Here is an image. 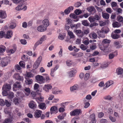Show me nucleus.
I'll use <instances>...</instances> for the list:
<instances>
[{"label": "nucleus", "mask_w": 123, "mask_h": 123, "mask_svg": "<svg viewBox=\"0 0 123 123\" xmlns=\"http://www.w3.org/2000/svg\"><path fill=\"white\" fill-rule=\"evenodd\" d=\"M11 89V86L10 84H4L2 88L3 91L2 94L3 96H6L8 94L7 91H9Z\"/></svg>", "instance_id": "f257e3e1"}, {"label": "nucleus", "mask_w": 123, "mask_h": 123, "mask_svg": "<svg viewBox=\"0 0 123 123\" xmlns=\"http://www.w3.org/2000/svg\"><path fill=\"white\" fill-rule=\"evenodd\" d=\"M1 60L0 65V66L3 67H4L7 66L8 64V59L6 58H3L2 59H0Z\"/></svg>", "instance_id": "f03ea898"}, {"label": "nucleus", "mask_w": 123, "mask_h": 123, "mask_svg": "<svg viewBox=\"0 0 123 123\" xmlns=\"http://www.w3.org/2000/svg\"><path fill=\"white\" fill-rule=\"evenodd\" d=\"M81 113V110L80 109H76L70 112V114L71 116H75L79 115Z\"/></svg>", "instance_id": "7ed1b4c3"}, {"label": "nucleus", "mask_w": 123, "mask_h": 123, "mask_svg": "<svg viewBox=\"0 0 123 123\" xmlns=\"http://www.w3.org/2000/svg\"><path fill=\"white\" fill-rule=\"evenodd\" d=\"M13 77L16 80L19 81H23L24 80L23 77L20 76L19 74L17 73H15L13 75Z\"/></svg>", "instance_id": "20e7f679"}, {"label": "nucleus", "mask_w": 123, "mask_h": 123, "mask_svg": "<svg viewBox=\"0 0 123 123\" xmlns=\"http://www.w3.org/2000/svg\"><path fill=\"white\" fill-rule=\"evenodd\" d=\"M36 79L37 80L38 82H42L43 81L45 80V78L43 77L41 75H37L36 77Z\"/></svg>", "instance_id": "39448f33"}, {"label": "nucleus", "mask_w": 123, "mask_h": 123, "mask_svg": "<svg viewBox=\"0 0 123 123\" xmlns=\"http://www.w3.org/2000/svg\"><path fill=\"white\" fill-rule=\"evenodd\" d=\"M46 36L44 35L40 38V40L38 41L35 43V45L36 46H38L39 44H41L42 43V42L46 39Z\"/></svg>", "instance_id": "423d86ee"}, {"label": "nucleus", "mask_w": 123, "mask_h": 123, "mask_svg": "<svg viewBox=\"0 0 123 123\" xmlns=\"http://www.w3.org/2000/svg\"><path fill=\"white\" fill-rule=\"evenodd\" d=\"M7 17V15L5 11L2 10H0V18L2 19H5Z\"/></svg>", "instance_id": "0eeeda50"}, {"label": "nucleus", "mask_w": 123, "mask_h": 123, "mask_svg": "<svg viewBox=\"0 0 123 123\" xmlns=\"http://www.w3.org/2000/svg\"><path fill=\"white\" fill-rule=\"evenodd\" d=\"M117 74L118 75H121V77L122 78L123 77V69L122 68H120L117 69Z\"/></svg>", "instance_id": "6e6552de"}, {"label": "nucleus", "mask_w": 123, "mask_h": 123, "mask_svg": "<svg viewBox=\"0 0 123 123\" xmlns=\"http://www.w3.org/2000/svg\"><path fill=\"white\" fill-rule=\"evenodd\" d=\"M37 30L38 31L40 32H43L46 30V28L44 27L43 25H42L38 26L37 28Z\"/></svg>", "instance_id": "1a4fd4ad"}, {"label": "nucleus", "mask_w": 123, "mask_h": 123, "mask_svg": "<svg viewBox=\"0 0 123 123\" xmlns=\"http://www.w3.org/2000/svg\"><path fill=\"white\" fill-rule=\"evenodd\" d=\"M29 107L31 108L34 109L36 108V105L35 104V103L33 101H31L30 102L29 104Z\"/></svg>", "instance_id": "9d476101"}, {"label": "nucleus", "mask_w": 123, "mask_h": 123, "mask_svg": "<svg viewBox=\"0 0 123 123\" xmlns=\"http://www.w3.org/2000/svg\"><path fill=\"white\" fill-rule=\"evenodd\" d=\"M43 25L45 27H47L49 25V22L48 20L47 19H45L43 21Z\"/></svg>", "instance_id": "9b49d317"}, {"label": "nucleus", "mask_w": 123, "mask_h": 123, "mask_svg": "<svg viewBox=\"0 0 123 123\" xmlns=\"http://www.w3.org/2000/svg\"><path fill=\"white\" fill-rule=\"evenodd\" d=\"M73 7L72 6H71L66 9L64 11V12L66 14H68L70 12V11L73 10Z\"/></svg>", "instance_id": "f8f14e48"}, {"label": "nucleus", "mask_w": 123, "mask_h": 123, "mask_svg": "<svg viewBox=\"0 0 123 123\" xmlns=\"http://www.w3.org/2000/svg\"><path fill=\"white\" fill-rule=\"evenodd\" d=\"M21 99L19 98H15L13 99V102L16 105H18L21 102Z\"/></svg>", "instance_id": "ddd939ff"}, {"label": "nucleus", "mask_w": 123, "mask_h": 123, "mask_svg": "<svg viewBox=\"0 0 123 123\" xmlns=\"http://www.w3.org/2000/svg\"><path fill=\"white\" fill-rule=\"evenodd\" d=\"M90 119L92 123H96V120L95 119V117L94 114L93 113L90 115Z\"/></svg>", "instance_id": "4468645a"}, {"label": "nucleus", "mask_w": 123, "mask_h": 123, "mask_svg": "<svg viewBox=\"0 0 123 123\" xmlns=\"http://www.w3.org/2000/svg\"><path fill=\"white\" fill-rule=\"evenodd\" d=\"M42 111L40 110H37L36 112L34 115L36 118H38L40 117L41 115Z\"/></svg>", "instance_id": "2eb2a0df"}, {"label": "nucleus", "mask_w": 123, "mask_h": 123, "mask_svg": "<svg viewBox=\"0 0 123 123\" xmlns=\"http://www.w3.org/2000/svg\"><path fill=\"white\" fill-rule=\"evenodd\" d=\"M50 113L51 114L54 112H56L58 111L57 108V107L54 106L51 107L50 109Z\"/></svg>", "instance_id": "dca6fc26"}, {"label": "nucleus", "mask_w": 123, "mask_h": 123, "mask_svg": "<svg viewBox=\"0 0 123 123\" xmlns=\"http://www.w3.org/2000/svg\"><path fill=\"white\" fill-rule=\"evenodd\" d=\"M102 15L103 17L105 19H108L109 18V14L107 13L102 12Z\"/></svg>", "instance_id": "f3484780"}, {"label": "nucleus", "mask_w": 123, "mask_h": 123, "mask_svg": "<svg viewBox=\"0 0 123 123\" xmlns=\"http://www.w3.org/2000/svg\"><path fill=\"white\" fill-rule=\"evenodd\" d=\"M112 38L114 39H117L120 38L121 37L120 35L117 34H113L112 33L111 34Z\"/></svg>", "instance_id": "a211bd4d"}, {"label": "nucleus", "mask_w": 123, "mask_h": 123, "mask_svg": "<svg viewBox=\"0 0 123 123\" xmlns=\"http://www.w3.org/2000/svg\"><path fill=\"white\" fill-rule=\"evenodd\" d=\"M52 88V86L49 85H45L43 89L45 91H47L49 89H51Z\"/></svg>", "instance_id": "6ab92c4d"}, {"label": "nucleus", "mask_w": 123, "mask_h": 123, "mask_svg": "<svg viewBox=\"0 0 123 123\" xmlns=\"http://www.w3.org/2000/svg\"><path fill=\"white\" fill-rule=\"evenodd\" d=\"M68 34L70 36V39L74 38L75 36L74 35L73 33L71 31L69 30H67Z\"/></svg>", "instance_id": "aec40b11"}, {"label": "nucleus", "mask_w": 123, "mask_h": 123, "mask_svg": "<svg viewBox=\"0 0 123 123\" xmlns=\"http://www.w3.org/2000/svg\"><path fill=\"white\" fill-rule=\"evenodd\" d=\"M88 10L89 12H91L93 11L94 12V13H95L96 11L95 8L92 6L89 7L88 9Z\"/></svg>", "instance_id": "412c9836"}, {"label": "nucleus", "mask_w": 123, "mask_h": 123, "mask_svg": "<svg viewBox=\"0 0 123 123\" xmlns=\"http://www.w3.org/2000/svg\"><path fill=\"white\" fill-rule=\"evenodd\" d=\"M12 34L11 31H8L7 32L5 36V37L7 38H10L11 37V35Z\"/></svg>", "instance_id": "4be33fe9"}, {"label": "nucleus", "mask_w": 123, "mask_h": 123, "mask_svg": "<svg viewBox=\"0 0 123 123\" xmlns=\"http://www.w3.org/2000/svg\"><path fill=\"white\" fill-rule=\"evenodd\" d=\"M19 82H17L14 84L13 85L15 88H20L21 87V86Z\"/></svg>", "instance_id": "5701e85b"}, {"label": "nucleus", "mask_w": 123, "mask_h": 123, "mask_svg": "<svg viewBox=\"0 0 123 123\" xmlns=\"http://www.w3.org/2000/svg\"><path fill=\"white\" fill-rule=\"evenodd\" d=\"M82 24L85 26H87L89 25V23L87 22V21L86 20H82Z\"/></svg>", "instance_id": "b1692460"}, {"label": "nucleus", "mask_w": 123, "mask_h": 123, "mask_svg": "<svg viewBox=\"0 0 123 123\" xmlns=\"http://www.w3.org/2000/svg\"><path fill=\"white\" fill-rule=\"evenodd\" d=\"M89 33V31L88 30H85L84 32H82V35H80V37H82L84 34H87Z\"/></svg>", "instance_id": "393cba45"}, {"label": "nucleus", "mask_w": 123, "mask_h": 123, "mask_svg": "<svg viewBox=\"0 0 123 123\" xmlns=\"http://www.w3.org/2000/svg\"><path fill=\"white\" fill-rule=\"evenodd\" d=\"M78 87V85H76L71 87L70 88V89L71 91H73L77 89Z\"/></svg>", "instance_id": "a878e982"}, {"label": "nucleus", "mask_w": 123, "mask_h": 123, "mask_svg": "<svg viewBox=\"0 0 123 123\" xmlns=\"http://www.w3.org/2000/svg\"><path fill=\"white\" fill-rule=\"evenodd\" d=\"M32 79H28L25 81L26 84L27 85H30L32 83Z\"/></svg>", "instance_id": "bb28decb"}, {"label": "nucleus", "mask_w": 123, "mask_h": 123, "mask_svg": "<svg viewBox=\"0 0 123 123\" xmlns=\"http://www.w3.org/2000/svg\"><path fill=\"white\" fill-rule=\"evenodd\" d=\"M7 95L8 98L9 99L12 98L14 97V93L12 92H10Z\"/></svg>", "instance_id": "cd10ccee"}, {"label": "nucleus", "mask_w": 123, "mask_h": 123, "mask_svg": "<svg viewBox=\"0 0 123 123\" xmlns=\"http://www.w3.org/2000/svg\"><path fill=\"white\" fill-rule=\"evenodd\" d=\"M113 26V27H118L120 26L119 23L117 22L113 23L112 24Z\"/></svg>", "instance_id": "c85d7f7f"}, {"label": "nucleus", "mask_w": 123, "mask_h": 123, "mask_svg": "<svg viewBox=\"0 0 123 123\" xmlns=\"http://www.w3.org/2000/svg\"><path fill=\"white\" fill-rule=\"evenodd\" d=\"M40 63H38V62L36 61L34 63L33 65V68L34 69H36L38 67Z\"/></svg>", "instance_id": "c756f323"}, {"label": "nucleus", "mask_w": 123, "mask_h": 123, "mask_svg": "<svg viewBox=\"0 0 123 123\" xmlns=\"http://www.w3.org/2000/svg\"><path fill=\"white\" fill-rule=\"evenodd\" d=\"M110 42V41L109 40H108L107 39H104L102 41L103 44H109Z\"/></svg>", "instance_id": "7c9ffc66"}, {"label": "nucleus", "mask_w": 123, "mask_h": 123, "mask_svg": "<svg viewBox=\"0 0 123 123\" xmlns=\"http://www.w3.org/2000/svg\"><path fill=\"white\" fill-rule=\"evenodd\" d=\"M45 104L44 103H40L38 105L39 107L42 109H43L45 107Z\"/></svg>", "instance_id": "2f4dec72"}, {"label": "nucleus", "mask_w": 123, "mask_h": 123, "mask_svg": "<svg viewBox=\"0 0 123 123\" xmlns=\"http://www.w3.org/2000/svg\"><path fill=\"white\" fill-rule=\"evenodd\" d=\"M81 49L83 50H85L87 49V47L83 44H81L80 46Z\"/></svg>", "instance_id": "473e14b6"}, {"label": "nucleus", "mask_w": 123, "mask_h": 123, "mask_svg": "<svg viewBox=\"0 0 123 123\" xmlns=\"http://www.w3.org/2000/svg\"><path fill=\"white\" fill-rule=\"evenodd\" d=\"M88 20L91 23L95 21V19L94 17L91 16L88 18Z\"/></svg>", "instance_id": "72a5a7b5"}, {"label": "nucleus", "mask_w": 123, "mask_h": 123, "mask_svg": "<svg viewBox=\"0 0 123 123\" xmlns=\"http://www.w3.org/2000/svg\"><path fill=\"white\" fill-rule=\"evenodd\" d=\"M94 17L95 20L98 21L100 20L101 18V17L97 15H95L94 16Z\"/></svg>", "instance_id": "f704fd0d"}, {"label": "nucleus", "mask_w": 123, "mask_h": 123, "mask_svg": "<svg viewBox=\"0 0 123 123\" xmlns=\"http://www.w3.org/2000/svg\"><path fill=\"white\" fill-rule=\"evenodd\" d=\"M75 70H72L69 72V76L71 77L74 75V73L75 72Z\"/></svg>", "instance_id": "c9c22d12"}, {"label": "nucleus", "mask_w": 123, "mask_h": 123, "mask_svg": "<svg viewBox=\"0 0 123 123\" xmlns=\"http://www.w3.org/2000/svg\"><path fill=\"white\" fill-rule=\"evenodd\" d=\"M74 13L76 15H78L82 13V12L81 10L77 9L75 11Z\"/></svg>", "instance_id": "e433bc0d"}, {"label": "nucleus", "mask_w": 123, "mask_h": 123, "mask_svg": "<svg viewBox=\"0 0 123 123\" xmlns=\"http://www.w3.org/2000/svg\"><path fill=\"white\" fill-rule=\"evenodd\" d=\"M26 76L28 78H31L33 76V74L30 72H29L26 74Z\"/></svg>", "instance_id": "4c0bfd02"}, {"label": "nucleus", "mask_w": 123, "mask_h": 123, "mask_svg": "<svg viewBox=\"0 0 123 123\" xmlns=\"http://www.w3.org/2000/svg\"><path fill=\"white\" fill-rule=\"evenodd\" d=\"M13 2L17 4L20 2H21L22 3H23L24 1L23 0H12Z\"/></svg>", "instance_id": "58836bf2"}, {"label": "nucleus", "mask_w": 123, "mask_h": 123, "mask_svg": "<svg viewBox=\"0 0 123 123\" xmlns=\"http://www.w3.org/2000/svg\"><path fill=\"white\" fill-rule=\"evenodd\" d=\"M5 105L4 101L3 99H0V105L3 106Z\"/></svg>", "instance_id": "ea45409f"}, {"label": "nucleus", "mask_w": 123, "mask_h": 123, "mask_svg": "<svg viewBox=\"0 0 123 123\" xmlns=\"http://www.w3.org/2000/svg\"><path fill=\"white\" fill-rule=\"evenodd\" d=\"M5 105L7 107H10L11 105V104L10 102H9L7 100H5Z\"/></svg>", "instance_id": "a19ab883"}, {"label": "nucleus", "mask_w": 123, "mask_h": 123, "mask_svg": "<svg viewBox=\"0 0 123 123\" xmlns=\"http://www.w3.org/2000/svg\"><path fill=\"white\" fill-rule=\"evenodd\" d=\"M118 19V20L120 22H122L123 21V17L120 15H119L117 18Z\"/></svg>", "instance_id": "79ce46f5"}, {"label": "nucleus", "mask_w": 123, "mask_h": 123, "mask_svg": "<svg viewBox=\"0 0 123 123\" xmlns=\"http://www.w3.org/2000/svg\"><path fill=\"white\" fill-rule=\"evenodd\" d=\"M22 5H18L16 8V9L18 11H20L23 9L22 8Z\"/></svg>", "instance_id": "37998d69"}, {"label": "nucleus", "mask_w": 123, "mask_h": 123, "mask_svg": "<svg viewBox=\"0 0 123 123\" xmlns=\"http://www.w3.org/2000/svg\"><path fill=\"white\" fill-rule=\"evenodd\" d=\"M16 25L15 23H12L11 24V25L10 26V27L11 29H14L16 26Z\"/></svg>", "instance_id": "c03bdc74"}, {"label": "nucleus", "mask_w": 123, "mask_h": 123, "mask_svg": "<svg viewBox=\"0 0 123 123\" xmlns=\"http://www.w3.org/2000/svg\"><path fill=\"white\" fill-rule=\"evenodd\" d=\"M71 28L72 29H73L74 28L75 29H77V25L74 24L72 25L71 24L70 25Z\"/></svg>", "instance_id": "a18cd8bd"}, {"label": "nucleus", "mask_w": 123, "mask_h": 123, "mask_svg": "<svg viewBox=\"0 0 123 123\" xmlns=\"http://www.w3.org/2000/svg\"><path fill=\"white\" fill-rule=\"evenodd\" d=\"M90 76L89 74V73H86L84 77V80H87L89 78Z\"/></svg>", "instance_id": "49530a36"}, {"label": "nucleus", "mask_w": 123, "mask_h": 123, "mask_svg": "<svg viewBox=\"0 0 123 123\" xmlns=\"http://www.w3.org/2000/svg\"><path fill=\"white\" fill-rule=\"evenodd\" d=\"M19 64L21 67L24 68L25 67V65L24 64V62L22 61H21L19 62Z\"/></svg>", "instance_id": "de8ad7c7"}, {"label": "nucleus", "mask_w": 123, "mask_h": 123, "mask_svg": "<svg viewBox=\"0 0 123 123\" xmlns=\"http://www.w3.org/2000/svg\"><path fill=\"white\" fill-rule=\"evenodd\" d=\"M106 11L108 13H111L112 11L110 8H107L106 9Z\"/></svg>", "instance_id": "09e8293b"}, {"label": "nucleus", "mask_w": 123, "mask_h": 123, "mask_svg": "<svg viewBox=\"0 0 123 123\" xmlns=\"http://www.w3.org/2000/svg\"><path fill=\"white\" fill-rule=\"evenodd\" d=\"M70 16L71 18L74 19L76 18H77V16L74 13L71 14L70 15Z\"/></svg>", "instance_id": "8fccbe9b"}, {"label": "nucleus", "mask_w": 123, "mask_h": 123, "mask_svg": "<svg viewBox=\"0 0 123 123\" xmlns=\"http://www.w3.org/2000/svg\"><path fill=\"white\" fill-rule=\"evenodd\" d=\"M81 4L80 2H78L75 4L74 6L75 7H78L81 5Z\"/></svg>", "instance_id": "3c124183"}, {"label": "nucleus", "mask_w": 123, "mask_h": 123, "mask_svg": "<svg viewBox=\"0 0 123 123\" xmlns=\"http://www.w3.org/2000/svg\"><path fill=\"white\" fill-rule=\"evenodd\" d=\"M20 42L21 44L24 45L25 44L27 43L26 40L24 39L21 40H20Z\"/></svg>", "instance_id": "603ef678"}, {"label": "nucleus", "mask_w": 123, "mask_h": 123, "mask_svg": "<svg viewBox=\"0 0 123 123\" xmlns=\"http://www.w3.org/2000/svg\"><path fill=\"white\" fill-rule=\"evenodd\" d=\"M112 83L110 82V81H108L105 84L106 85V87H109L110 85L112 84Z\"/></svg>", "instance_id": "864d4df0"}, {"label": "nucleus", "mask_w": 123, "mask_h": 123, "mask_svg": "<svg viewBox=\"0 0 123 123\" xmlns=\"http://www.w3.org/2000/svg\"><path fill=\"white\" fill-rule=\"evenodd\" d=\"M92 37L94 39H96L97 37V34L95 33H93L92 35Z\"/></svg>", "instance_id": "5fc2aeb1"}, {"label": "nucleus", "mask_w": 123, "mask_h": 123, "mask_svg": "<svg viewBox=\"0 0 123 123\" xmlns=\"http://www.w3.org/2000/svg\"><path fill=\"white\" fill-rule=\"evenodd\" d=\"M109 118L112 122H115L116 121L115 119L114 118L112 117L111 116H109Z\"/></svg>", "instance_id": "6e6d98bb"}, {"label": "nucleus", "mask_w": 123, "mask_h": 123, "mask_svg": "<svg viewBox=\"0 0 123 123\" xmlns=\"http://www.w3.org/2000/svg\"><path fill=\"white\" fill-rule=\"evenodd\" d=\"M75 31L77 34H81V35H82V32L80 30H76Z\"/></svg>", "instance_id": "4d7b16f0"}, {"label": "nucleus", "mask_w": 123, "mask_h": 123, "mask_svg": "<svg viewBox=\"0 0 123 123\" xmlns=\"http://www.w3.org/2000/svg\"><path fill=\"white\" fill-rule=\"evenodd\" d=\"M72 20L69 19H68L67 20V24H70L72 23Z\"/></svg>", "instance_id": "13d9d810"}, {"label": "nucleus", "mask_w": 123, "mask_h": 123, "mask_svg": "<svg viewBox=\"0 0 123 123\" xmlns=\"http://www.w3.org/2000/svg\"><path fill=\"white\" fill-rule=\"evenodd\" d=\"M98 25V24L96 23H91L90 25V27H92L94 26H97Z\"/></svg>", "instance_id": "bf43d9fd"}, {"label": "nucleus", "mask_w": 123, "mask_h": 123, "mask_svg": "<svg viewBox=\"0 0 123 123\" xmlns=\"http://www.w3.org/2000/svg\"><path fill=\"white\" fill-rule=\"evenodd\" d=\"M42 59V57L40 56L39 57H38V58L37 59L36 61L37 62H38L40 64V62L41 61Z\"/></svg>", "instance_id": "052dcab7"}, {"label": "nucleus", "mask_w": 123, "mask_h": 123, "mask_svg": "<svg viewBox=\"0 0 123 123\" xmlns=\"http://www.w3.org/2000/svg\"><path fill=\"white\" fill-rule=\"evenodd\" d=\"M6 49V48L5 47H4L2 48L0 47V52L1 53H2L5 51V50Z\"/></svg>", "instance_id": "680f3d73"}, {"label": "nucleus", "mask_w": 123, "mask_h": 123, "mask_svg": "<svg viewBox=\"0 0 123 123\" xmlns=\"http://www.w3.org/2000/svg\"><path fill=\"white\" fill-rule=\"evenodd\" d=\"M35 99L37 100H39L40 102H42V99H43V97H42L41 96H40L39 97L36 98Z\"/></svg>", "instance_id": "e2e57ef3"}, {"label": "nucleus", "mask_w": 123, "mask_h": 123, "mask_svg": "<svg viewBox=\"0 0 123 123\" xmlns=\"http://www.w3.org/2000/svg\"><path fill=\"white\" fill-rule=\"evenodd\" d=\"M115 55L114 54H111L109 55V57L110 59H112L113 58Z\"/></svg>", "instance_id": "0e129e2a"}, {"label": "nucleus", "mask_w": 123, "mask_h": 123, "mask_svg": "<svg viewBox=\"0 0 123 123\" xmlns=\"http://www.w3.org/2000/svg\"><path fill=\"white\" fill-rule=\"evenodd\" d=\"M108 66V64L107 63H106L103 65H102L100 67L103 68H104L107 67Z\"/></svg>", "instance_id": "69168bd1"}, {"label": "nucleus", "mask_w": 123, "mask_h": 123, "mask_svg": "<svg viewBox=\"0 0 123 123\" xmlns=\"http://www.w3.org/2000/svg\"><path fill=\"white\" fill-rule=\"evenodd\" d=\"M100 122L101 123H107V121L106 119H103L101 120Z\"/></svg>", "instance_id": "338daca9"}, {"label": "nucleus", "mask_w": 123, "mask_h": 123, "mask_svg": "<svg viewBox=\"0 0 123 123\" xmlns=\"http://www.w3.org/2000/svg\"><path fill=\"white\" fill-rule=\"evenodd\" d=\"M111 5L112 7H113L116 6L117 5V4L116 2H113L111 3Z\"/></svg>", "instance_id": "774afa93"}]
</instances>
